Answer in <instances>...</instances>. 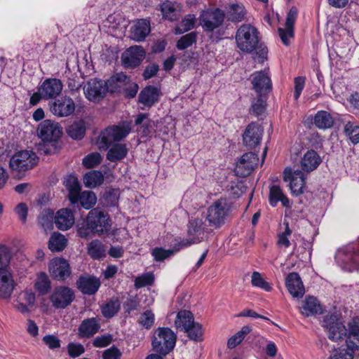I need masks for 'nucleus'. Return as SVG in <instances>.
I'll list each match as a JSON object with an SVG mask.
<instances>
[{
	"label": "nucleus",
	"mask_w": 359,
	"mask_h": 359,
	"mask_svg": "<svg viewBox=\"0 0 359 359\" xmlns=\"http://www.w3.org/2000/svg\"><path fill=\"white\" fill-rule=\"evenodd\" d=\"M39 224L43 228L45 231L53 229V222H55L54 212L51 209H44L39 215Z\"/></svg>",
	"instance_id": "37998d69"
},
{
	"label": "nucleus",
	"mask_w": 359,
	"mask_h": 359,
	"mask_svg": "<svg viewBox=\"0 0 359 359\" xmlns=\"http://www.w3.org/2000/svg\"><path fill=\"white\" fill-rule=\"evenodd\" d=\"M111 229V220L109 215L99 208L90 210L86 219L77 224V233L81 238H87L90 233L102 235L108 233Z\"/></svg>",
	"instance_id": "f03ea898"
},
{
	"label": "nucleus",
	"mask_w": 359,
	"mask_h": 359,
	"mask_svg": "<svg viewBox=\"0 0 359 359\" xmlns=\"http://www.w3.org/2000/svg\"><path fill=\"white\" fill-rule=\"evenodd\" d=\"M78 201L85 209H90L97 201L95 194L92 191H83L79 194Z\"/></svg>",
	"instance_id": "09e8293b"
},
{
	"label": "nucleus",
	"mask_w": 359,
	"mask_h": 359,
	"mask_svg": "<svg viewBox=\"0 0 359 359\" xmlns=\"http://www.w3.org/2000/svg\"><path fill=\"white\" fill-rule=\"evenodd\" d=\"M67 245V239L60 233H54L48 241V248L52 252H60Z\"/></svg>",
	"instance_id": "79ce46f5"
},
{
	"label": "nucleus",
	"mask_w": 359,
	"mask_h": 359,
	"mask_svg": "<svg viewBox=\"0 0 359 359\" xmlns=\"http://www.w3.org/2000/svg\"><path fill=\"white\" fill-rule=\"evenodd\" d=\"M35 289L39 294L45 295L50 290V280L45 273H40L34 284Z\"/></svg>",
	"instance_id": "c03bdc74"
},
{
	"label": "nucleus",
	"mask_w": 359,
	"mask_h": 359,
	"mask_svg": "<svg viewBox=\"0 0 359 359\" xmlns=\"http://www.w3.org/2000/svg\"><path fill=\"white\" fill-rule=\"evenodd\" d=\"M196 16L195 15H186L182 20L179 23V25L175 28V34H181L186 32H188L194 28L196 23Z\"/></svg>",
	"instance_id": "49530a36"
},
{
	"label": "nucleus",
	"mask_w": 359,
	"mask_h": 359,
	"mask_svg": "<svg viewBox=\"0 0 359 359\" xmlns=\"http://www.w3.org/2000/svg\"><path fill=\"white\" fill-rule=\"evenodd\" d=\"M225 18L224 13L219 9H208L204 11L200 15L199 20L200 25L205 32H212L217 29V33L219 36L217 39H220L221 36L224 33V30H221L220 27L222 26Z\"/></svg>",
	"instance_id": "0eeeda50"
},
{
	"label": "nucleus",
	"mask_w": 359,
	"mask_h": 359,
	"mask_svg": "<svg viewBox=\"0 0 359 359\" xmlns=\"http://www.w3.org/2000/svg\"><path fill=\"white\" fill-rule=\"evenodd\" d=\"M176 334L169 327H158L154 332L151 345L154 351L166 355L175 348Z\"/></svg>",
	"instance_id": "7ed1b4c3"
},
{
	"label": "nucleus",
	"mask_w": 359,
	"mask_h": 359,
	"mask_svg": "<svg viewBox=\"0 0 359 359\" xmlns=\"http://www.w3.org/2000/svg\"><path fill=\"white\" fill-rule=\"evenodd\" d=\"M151 255L154 259L157 262H162L174 255V251L172 249L165 250L163 248H155L151 251Z\"/></svg>",
	"instance_id": "4d7b16f0"
},
{
	"label": "nucleus",
	"mask_w": 359,
	"mask_h": 359,
	"mask_svg": "<svg viewBox=\"0 0 359 359\" xmlns=\"http://www.w3.org/2000/svg\"><path fill=\"white\" fill-rule=\"evenodd\" d=\"M284 180L290 181V189L294 195L298 196L303 193L305 186V176L303 171L297 170L292 172V169L286 168L284 171Z\"/></svg>",
	"instance_id": "2eb2a0df"
},
{
	"label": "nucleus",
	"mask_w": 359,
	"mask_h": 359,
	"mask_svg": "<svg viewBox=\"0 0 359 359\" xmlns=\"http://www.w3.org/2000/svg\"><path fill=\"white\" fill-rule=\"evenodd\" d=\"M68 355L73 358H77L85 352L84 346L81 344L69 343L67 345Z\"/></svg>",
	"instance_id": "052dcab7"
},
{
	"label": "nucleus",
	"mask_w": 359,
	"mask_h": 359,
	"mask_svg": "<svg viewBox=\"0 0 359 359\" xmlns=\"http://www.w3.org/2000/svg\"><path fill=\"white\" fill-rule=\"evenodd\" d=\"M127 81L128 76L122 72L111 76L107 81H105L107 92L111 93L119 92Z\"/></svg>",
	"instance_id": "2f4dec72"
},
{
	"label": "nucleus",
	"mask_w": 359,
	"mask_h": 359,
	"mask_svg": "<svg viewBox=\"0 0 359 359\" xmlns=\"http://www.w3.org/2000/svg\"><path fill=\"white\" fill-rule=\"evenodd\" d=\"M344 132L353 144L359 142V126L351 122H348L344 126Z\"/></svg>",
	"instance_id": "603ef678"
},
{
	"label": "nucleus",
	"mask_w": 359,
	"mask_h": 359,
	"mask_svg": "<svg viewBox=\"0 0 359 359\" xmlns=\"http://www.w3.org/2000/svg\"><path fill=\"white\" fill-rule=\"evenodd\" d=\"M259 158L254 152L244 154L237 161L234 171L238 176L246 177L257 165Z\"/></svg>",
	"instance_id": "9b49d317"
},
{
	"label": "nucleus",
	"mask_w": 359,
	"mask_h": 359,
	"mask_svg": "<svg viewBox=\"0 0 359 359\" xmlns=\"http://www.w3.org/2000/svg\"><path fill=\"white\" fill-rule=\"evenodd\" d=\"M49 271L51 276L57 280H65L71 274L69 264L63 258L53 259L49 265Z\"/></svg>",
	"instance_id": "6ab92c4d"
},
{
	"label": "nucleus",
	"mask_w": 359,
	"mask_h": 359,
	"mask_svg": "<svg viewBox=\"0 0 359 359\" xmlns=\"http://www.w3.org/2000/svg\"><path fill=\"white\" fill-rule=\"evenodd\" d=\"M78 290L83 294L93 295L99 290L101 282L94 276H81L76 283Z\"/></svg>",
	"instance_id": "dca6fc26"
},
{
	"label": "nucleus",
	"mask_w": 359,
	"mask_h": 359,
	"mask_svg": "<svg viewBox=\"0 0 359 359\" xmlns=\"http://www.w3.org/2000/svg\"><path fill=\"white\" fill-rule=\"evenodd\" d=\"M154 280V276L151 273H145L138 276L135 280V287L142 288L153 284Z\"/></svg>",
	"instance_id": "bf43d9fd"
},
{
	"label": "nucleus",
	"mask_w": 359,
	"mask_h": 359,
	"mask_svg": "<svg viewBox=\"0 0 359 359\" xmlns=\"http://www.w3.org/2000/svg\"><path fill=\"white\" fill-rule=\"evenodd\" d=\"M188 235L196 243L201 242L205 238V233H210L202 218H194L188 224Z\"/></svg>",
	"instance_id": "412c9836"
},
{
	"label": "nucleus",
	"mask_w": 359,
	"mask_h": 359,
	"mask_svg": "<svg viewBox=\"0 0 359 359\" xmlns=\"http://www.w3.org/2000/svg\"><path fill=\"white\" fill-rule=\"evenodd\" d=\"M123 88L126 93V96L128 98H133L137 95L139 87L136 83L132 82L130 77L128 76V81L126 82Z\"/></svg>",
	"instance_id": "680f3d73"
},
{
	"label": "nucleus",
	"mask_w": 359,
	"mask_h": 359,
	"mask_svg": "<svg viewBox=\"0 0 359 359\" xmlns=\"http://www.w3.org/2000/svg\"><path fill=\"white\" fill-rule=\"evenodd\" d=\"M251 282L253 286L260 287L267 292L271 290L270 284L264 280L259 272L255 271L252 273Z\"/></svg>",
	"instance_id": "6e6d98bb"
},
{
	"label": "nucleus",
	"mask_w": 359,
	"mask_h": 359,
	"mask_svg": "<svg viewBox=\"0 0 359 359\" xmlns=\"http://www.w3.org/2000/svg\"><path fill=\"white\" fill-rule=\"evenodd\" d=\"M264 133L263 128L255 122L249 123L243 133V144L249 150H255L260 144Z\"/></svg>",
	"instance_id": "9d476101"
},
{
	"label": "nucleus",
	"mask_w": 359,
	"mask_h": 359,
	"mask_svg": "<svg viewBox=\"0 0 359 359\" xmlns=\"http://www.w3.org/2000/svg\"><path fill=\"white\" fill-rule=\"evenodd\" d=\"M75 110L73 100L69 97H62L57 100L50 107L52 113L59 117L68 116Z\"/></svg>",
	"instance_id": "4be33fe9"
},
{
	"label": "nucleus",
	"mask_w": 359,
	"mask_h": 359,
	"mask_svg": "<svg viewBox=\"0 0 359 359\" xmlns=\"http://www.w3.org/2000/svg\"><path fill=\"white\" fill-rule=\"evenodd\" d=\"M285 285L290 294L296 298L302 297L305 290L299 273H290L285 279Z\"/></svg>",
	"instance_id": "5701e85b"
},
{
	"label": "nucleus",
	"mask_w": 359,
	"mask_h": 359,
	"mask_svg": "<svg viewBox=\"0 0 359 359\" xmlns=\"http://www.w3.org/2000/svg\"><path fill=\"white\" fill-rule=\"evenodd\" d=\"M266 99L264 95H259L256 100L252 102L250 113L255 116H259L264 114L266 110Z\"/></svg>",
	"instance_id": "8fccbe9b"
},
{
	"label": "nucleus",
	"mask_w": 359,
	"mask_h": 359,
	"mask_svg": "<svg viewBox=\"0 0 359 359\" xmlns=\"http://www.w3.org/2000/svg\"><path fill=\"white\" fill-rule=\"evenodd\" d=\"M159 90L153 86L145 87L139 94L138 101L145 107H151L158 101Z\"/></svg>",
	"instance_id": "bb28decb"
},
{
	"label": "nucleus",
	"mask_w": 359,
	"mask_h": 359,
	"mask_svg": "<svg viewBox=\"0 0 359 359\" xmlns=\"http://www.w3.org/2000/svg\"><path fill=\"white\" fill-rule=\"evenodd\" d=\"M194 322V318L191 311L182 310L177 315L175 326L177 329L184 331Z\"/></svg>",
	"instance_id": "4c0bfd02"
},
{
	"label": "nucleus",
	"mask_w": 359,
	"mask_h": 359,
	"mask_svg": "<svg viewBox=\"0 0 359 359\" xmlns=\"http://www.w3.org/2000/svg\"><path fill=\"white\" fill-rule=\"evenodd\" d=\"M180 6L176 2L165 1L161 4V11L165 19L175 20L180 15Z\"/></svg>",
	"instance_id": "473e14b6"
},
{
	"label": "nucleus",
	"mask_w": 359,
	"mask_h": 359,
	"mask_svg": "<svg viewBox=\"0 0 359 359\" xmlns=\"http://www.w3.org/2000/svg\"><path fill=\"white\" fill-rule=\"evenodd\" d=\"M104 181V176L100 171H90L86 173L83 177V182L86 187H95L100 185Z\"/></svg>",
	"instance_id": "a18cd8bd"
},
{
	"label": "nucleus",
	"mask_w": 359,
	"mask_h": 359,
	"mask_svg": "<svg viewBox=\"0 0 359 359\" xmlns=\"http://www.w3.org/2000/svg\"><path fill=\"white\" fill-rule=\"evenodd\" d=\"M184 332L187 333V335L191 340L195 341H201L203 340V328L202 325L198 323H193L189 326V327L184 330Z\"/></svg>",
	"instance_id": "de8ad7c7"
},
{
	"label": "nucleus",
	"mask_w": 359,
	"mask_h": 359,
	"mask_svg": "<svg viewBox=\"0 0 359 359\" xmlns=\"http://www.w3.org/2000/svg\"><path fill=\"white\" fill-rule=\"evenodd\" d=\"M346 347L350 350L359 349V318H354L348 323Z\"/></svg>",
	"instance_id": "393cba45"
},
{
	"label": "nucleus",
	"mask_w": 359,
	"mask_h": 359,
	"mask_svg": "<svg viewBox=\"0 0 359 359\" xmlns=\"http://www.w3.org/2000/svg\"><path fill=\"white\" fill-rule=\"evenodd\" d=\"M145 57V51L139 46H131L121 55L123 65L126 68L139 66Z\"/></svg>",
	"instance_id": "ddd939ff"
},
{
	"label": "nucleus",
	"mask_w": 359,
	"mask_h": 359,
	"mask_svg": "<svg viewBox=\"0 0 359 359\" xmlns=\"http://www.w3.org/2000/svg\"><path fill=\"white\" fill-rule=\"evenodd\" d=\"M175 243L172 245V251L175 252H179L181 249L190 246L192 244L196 243L191 238H179L175 239Z\"/></svg>",
	"instance_id": "338daca9"
},
{
	"label": "nucleus",
	"mask_w": 359,
	"mask_h": 359,
	"mask_svg": "<svg viewBox=\"0 0 359 359\" xmlns=\"http://www.w3.org/2000/svg\"><path fill=\"white\" fill-rule=\"evenodd\" d=\"M323 326L327 330L329 339L332 341L340 340L347 334V328L341 323L336 321L332 316L325 317Z\"/></svg>",
	"instance_id": "f3484780"
},
{
	"label": "nucleus",
	"mask_w": 359,
	"mask_h": 359,
	"mask_svg": "<svg viewBox=\"0 0 359 359\" xmlns=\"http://www.w3.org/2000/svg\"><path fill=\"white\" fill-rule=\"evenodd\" d=\"M121 309L120 301L117 298L107 300L100 306L101 313L106 318H111L118 313Z\"/></svg>",
	"instance_id": "f704fd0d"
},
{
	"label": "nucleus",
	"mask_w": 359,
	"mask_h": 359,
	"mask_svg": "<svg viewBox=\"0 0 359 359\" xmlns=\"http://www.w3.org/2000/svg\"><path fill=\"white\" fill-rule=\"evenodd\" d=\"M122 353L116 346H113L105 350L102 354L103 359H121Z\"/></svg>",
	"instance_id": "774afa93"
},
{
	"label": "nucleus",
	"mask_w": 359,
	"mask_h": 359,
	"mask_svg": "<svg viewBox=\"0 0 359 359\" xmlns=\"http://www.w3.org/2000/svg\"><path fill=\"white\" fill-rule=\"evenodd\" d=\"M100 325L97 318H89L83 320L78 329V334L82 338H90L95 334Z\"/></svg>",
	"instance_id": "a878e982"
},
{
	"label": "nucleus",
	"mask_w": 359,
	"mask_h": 359,
	"mask_svg": "<svg viewBox=\"0 0 359 359\" xmlns=\"http://www.w3.org/2000/svg\"><path fill=\"white\" fill-rule=\"evenodd\" d=\"M62 83L57 79H46L39 87L44 100L56 98L62 90Z\"/></svg>",
	"instance_id": "aec40b11"
},
{
	"label": "nucleus",
	"mask_w": 359,
	"mask_h": 359,
	"mask_svg": "<svg viewBox=\"0 0 359 359\" xmlns=\"http://www.w3.org/2000/svg\"><path fill=\"white\" fill-rule=\"evenodd\" d=\"M131 128L128 123L122 125L111 126L102 130L96 140L99 149L107 150V159L112 163L121 161L126 157L128 149L125 144L115 143L123 140L130 132Z\"/></svg>",
	"instance_id": "f257e3e1"
},
{
	"label": "nucleus",
	"mask_w": 359,
	"mask_h": 359,
	"mask_svg": "<svg viewBox=\"0 0 359 359\" xmlns=\"http://www.w3.org/2000/svg\"><path fill=\"white\" fill-rule=\"evenodd\" d=\"M197 33L191 32L182 36L177 42V48L179 50H184L196 41Z\"/></svg>",
	"instance_id": "3c124183"
},
{
	"label": "nucleus",
	"mask_w": 359,
	"mask_h": 359,
	"mask_svg": "<svg viewBox=\"0 0 359 359\" xmlns=\"http://www.w3.org/2000/svg\"><path fill=\"white\" fill-rule=\"evenodd\" d=\"M259 32L250 24L242 25L237 30L236 41L237 47L243 52L251 53L259 43Z\"/></svg>",
	"instance_id": "39448f33"
},
{
	"label": "nucleus",
	"mask_w": 359,
	"mask_h": 359,
	"mask_svg": "<svg viewBox=\"0 0 359 359\" xmlns=\"http://www.w3.org/2000/svg\"><path fill=\"white\" fill-rule=\"evenodd\" d=\"M86 125L83 121H75L68 126L67 133L74 140H81L86 134Z\"/></svg>",
	"instance_id": "ea45409f"
},
{
	"label": "nucleus",
	"mask_w": 359,
	"mask_h": 359,
	"mask_svg": "<svg viewBox=\"0 0 359 359\" xmlns=\"http://www.w3.org/2000/svg\"><path fill=\"white\" fill-rule=\"evenodd\" d=\"M86 98L90 101H98L102 99L107 93L105 81L98 79H90L83 87Z\"/></svg>",
	"instance_id": "f8f14e48"
},
{
	"label": "nucleus",
	"mask_w": 359,
	"mask_h": 359,
	"mask_svg": "<svg viewBox=\"0 0 359 359\" xmlns=\"http://www.w3.org/2000/svg\"><path fill=\"white\" fill-rule=\"evenodd\" d=\"M246 11L243 5L233 4L226 13V19L233 22H241L245 19Z\"/></svg>",
	"instance_id": "a19ab883"
},
{
	"label": "nucleus",
	"mask_w": 359,
	"mask_h": 359,
	"mask_svg": "<svg viewBox=\"0 0 359 359\" xmlns=\"http://www.w3.org/2000/svg\"><path fill=\"white\" fill-rule=\"evenodd\" d=\"M313 123L319 129H327L333 126L334 118L329 112L322 110L316 114Z\"/></svg>",
	"instance_id": "c9c22d12"
},
{
	"label": "nucleus",
	"mask_w": 359,
	"mask_h": 359,
	"mask_svg": "<svg viewBox=\"0 0 359 359\" xmlns=\"http://www.w3.org/2000/svg\"><path fill=\"white\" fill-rule=\"evenodd\" d=\"M297 8L295 6H292L287 15L285 29L281 27L278 29L279 36L283 44L285 46H288L290 44L288 40L289 38H292L294 36V24L297 18Z\"/></svg>",
	"instance_id": "a211bd4d"
},
{
	"label": "nucleus",
	"mask_w": 359,
	"mask_h": 359,
	"mask_svg": "<svg viewBox=\"0 0 359 359\" xmlns=\"http://www.w3.org/2000/svg\"><path fill=\"white\" fill-rule=\"evenodd\" d=\"M354 350H350L344 348H339L334 351V355L331 359H353V353Z\"/></svg>",
	"instance_id": "e2e57ef3"
},
{
	"label": "nucleus",
	"mask_w": 359,
	"mask_h": 359,
	"mask_svg": "<svg viewBox=\"0 0 359 359\" xmlns=\"http://www.w3.org/2000/svg\"><path fill=\"white\" fill-rule=\"evenodd\" d=\"M74 223V217L72 210L61 209L55 216V224L57 229L65 231L70 229Z\"/></svg>",
	"instance_id": "cd10ccee"
},
{
	"label": "nucleus",
	"mask_w": 359,
	"mask_h": 359,
	"mask_svg": "<svg viewBox=\"0 0 359 359\" xmlns=\"http://www.w3.org/2000/svg\"><path fill=\"white\" fill-rule=\"evenodd\" d=\"M42 340L50 349H55L60 347V340L53 334L45 335Z\"/></svg>",
	"instance_id": "69168bd1"
},
{
	"label": "nucleus",
	"mask_w": 359,
	"mask_h": 359,
	"mask_svg": "<svg viewBox=\"0 0 359 359\" xmlns=\"http://www.w3.org/2000/svg\"><path fill=\"white\" fill-rule=\"evenodd\" d=\"M88 253L93 259H100L105 257L104 245L99 240H93L88 245Z\"/></svg>",
	"instance_id": "58836bf2"
},
{
	"label": "nucleus",
	"mask_w": 359,
	"mask_h": 359,
	"mask_svg": "<svg viewBox=\"0 0 359 359\" xmlns=\"http://www.w3.org/2000/svg\"><path fill=\"white\" fill-rule=\"evenodd\" d=\"M154 320V313L151 310H147L140 315L138 322L144 328L149 330L153 326Z\"/></svg>",
	"instance_id": "5fc2aeb1"
},
{
	"label": "nucleus",
	"mask_w": 359,
	"mask_h": 359,
	"mask_svg": "<svg viewBox=\"0 0 359 359\" xmlns=\"http://www.w3.org/2000/svg\"><path fill=\"white\" fill-rule=\"evenodd\" d=\"M38 162L39 158L34 152L22 150L15 153L11 158L9 165L13 171L20 174L32 169Z\"/></svg>",
	"instance_id": "6e6552de"
},
{
	"label": "nucleus",
	"mask_w": 359,
	"mask_h": 359,
	"mask_svg": "<svg viewBox=\"0 0 359 359\" xmlns=\"http://www.w3.org/2000/svg\"><path fill=\"white\" fill-rule=\"evenodd\" d=\"M14 280L9 271H0V298L9 297L14 289Z\"/></svg>",
	"instance_id": "c756f323"
},
{
	"label": "nucleus",
	"mask_w": 359,
	"mask_h": 359,
	"mask_svg": "<svg viewBox=\"0 0 359 359\" xmlns=\"http://www.w3.org/2000/svg\"><path fill=\"white\" fill-rule=\"evenodd\" d=\"M302 314L306 316L321 314L323 308L318 299L313 297H309L306 299L302 307Z\"/></svg>",
	"instance_id": "e433bc0d"
},
{
	"label": "nucleus",
	"mask_w": 359,
	"mask_h": 359,
	"mask_svg": "<svg viewBox=\"0 0 359 359\" xmlns=\"http://www.w3.org/2000/svg\"><path fill=\"white\" fill-rule=\"evenodd\" d=\"M11 256L5 248H0V271H8Z\"/></svg>",
	"instance_id": "0e129e2a"
},
{
	"label": "nucleus",
	"mask_w": 359,
	"mask_h": 359,
	"mask_svg": "<svg viewBox=\"0 0 359 359\" xmlns=\"http://www.w3.org/2000/svg\"><path fill=\"white\" fill-rule=\"evenodd\" d=\"M62 134V128L57 123H55L50 120H44L42 121L38 128L39 137L46 143H50V147H47L48 144H44L43 148L41 150L45 154H50L55 153L56 147L55 144L57 140L60 137Z\"/></svg>",
	"instance_id": "20e7f679"
},
{
	"label": "nucleus",
	"mask_w": 359,
	"mask_h": 359,
	"mask_svg": "<svg viewBox=\"0 0 359 359\" xmlns=\"http://www.w3.org/2000/svg\"><path fill=\"white\" fill-rule=\"evenodd\" d=\"M322 160L318 153L313 150L307 151L301 160L302 171L310 172L316 170Z\"/></svg>",
	"instance_id": "c85d7f7f"
},
{
	"label": "nucleus",
	"mask_w": 359,
	"mask_h": 359,
	"mask_svg": "<svg viewBox=\"0 0 359 359\" xmlns=\"http://www.w3.org/2000/svg\"><path fill=\"white\" fill-rule=\"evenodd\" d=\"M251 78L252 88L259 95H264L271 90V81L266 70L255 72L251 75Z\"/></svg>",
	"instance_id": "4468645a"
},
{
	"label": "nucleus",
	"mask_w": 359,
	"mask_h": 359,
	"mask_svg": "<svg viewBox=\"0 0 359 359\" xmlns=\"http://www.w3.org/2000/svg\"><path fill=\"white\" fill-rule=\"evenodd\" d=\"M64 184L69 191V198L73 203L78 202L79 194L81 191V185L76 177L69 175L66 179Z\"/></svg>",
	"instance_id": "72a5a7b5"
},
{
	"label": "nucleus",
	"mask_w": 359,
	"mask_h": 359,
	"mask_svg": "<svg viewBox=\"0 0 359 359\" xmlns=\"http://www.w3.org/2000/svg\"><path fill=\"white\" fill-rule=\"evenodd\" d=\"M269 200L272 207H276L278 202H281L283 206L285 208L290 207L289 199L284 195L283 190L278 185L274 184L271 186Z\"/></svg>",
	"instance_id": "7c9ffc66"
},
{
	"label": "nucleus",
	"mask_w": 359,
	"mask_h": 359,
	"mask_svg": "<svg viewBox=\"0 0 359 359\" xmlns=\"http://www.w3.org/2000/svg\"><path fill=\"white\" fill-rule=\"evenodd\" d=\"M50 302L55 309H65L74 300V291L67 286H57L50 295Z\"/></svg>",
	"instance_id": "1a4fd4ad"
},
{
	"label": "nucleus",
	"mask_w": 359,
	"mask_h": 359,
	"mask_svg": "<svg viewBox=\"0 0 359 359\" xmlns=\"http://www.w3.org/2000/svg\"><path fill=\"white\" fill-rule=\"evenodd\" d=\"M102 161V156L98 152H93L85 156L83 159V165L86 168H93L99 165Z\"/></svg>",
	"instance_id": "864d4df0"
},
{
	"label": "nucleus",
	"mask_w": 359,
	"mask_h": 359,
	"mask_svg": "<svg viewBox=\"0 0 359 359\" xmlns=\"http://www.w3.org/2000/svg\"><path fill=\"white\" fill-rule=\"evenodd\" d=\"M230 212L231 203L226 198H219L208 208L206 219L210 226L217 229L225 224Z\"/></svg>",
	"instance_id": "423d86ee"
},
{
	"label": "nucleus",
	"mask_w": 359,
	"mask_h": 359,
	"mask_svg": "<svg viewBox=\"0 0 359 359\" xmlns=\"http://www.w3.org/2000/svg\"><path fill=\"white\" fill-rule=\"evenodd\" d=\"M151 32L150 22L145 19L138 20L130 31V37L135 41H142Z\"/></svg>",
	"instance_id": "b1692460"
},
{
	"label": "nucleus",
	"mask_w": 359,
	"mask_h": 359,
	"mask_svg": "<svg viewBox=\"0 0 359 359\" xmlns=\"http://www.w3.org/2000/svg\"><path fill=\"white\" fill-rule=\"evenodd\" d=\"M119 193L117 189H109L104 194V203L107 206H116L118 203Z\"/></svg>",
	"instance_id": "13d9d810"
}]
</instances>
